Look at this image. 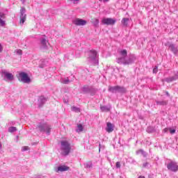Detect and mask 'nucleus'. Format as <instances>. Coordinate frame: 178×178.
I'll return each mask as SVG.
<instances>
[{
    "mask_svg": "<svg viewBox=\"0 0 178 178\" xmlns=\"http://www.w3.org/2000/svg\"><path fill=\"white\" fill-rule=\"evenodd\" d=\"M61 151L63 152L62 154L64 156H67L70 154V151H72V146H70V143L67 140H62L61 141Z\"/></svg>",
    "mask_w": 178,
    "mask_h": 178,
    "instance_id": "f03ea898",
    "label": "nucleus"
},
{
    "mask_svg": "<svg viewBox=\"0 0 178 178\" xmlns=\"http://www.w3.org/2000/svg\"><path fill=\"white\" fill-rule=\"evenodd\" d=\"M163 131L164 133H168V131H169V128H165Z\"/></svg>",
    "mask_w": 178,
    "mask_h": 178,
    "instance_id": "e433bc0d",
    "label": "nucleus"
},
{
    "mask_svg": "<svg viewBox=\"0 0 178 178\" xmlns=\"http://www.w3.org/2000/svg\"><path fill=\"white\" fill-rule=\"evenodd\" d=\"M3 74H4V77H6L7 80H10L12 81V80L15 79L12 73H9L8 72H3Z\"/></svg>",
    "mask_w": 178,
    "mask_h": 178,
    "instance_id": "f8f14e48",
    "label": "nucleus"
},
{
    "mask_svg": "<svg viewBox=\"0 0 178 178\" xmlns=\"http://www.w3.org/2000/svg\"><path fill=\"white\" fill-rule=\"evenodd\" d=\"M85 168H86L87 169H90L91 168H92V162H88L85 165Z\"/></svg>",
    "mask_w": 178,
    "mask_h": 178,
    "instance_id": "393cba45",
    "label": "nucleus"
},
{
    "mask_svg": "<svg viewBox=\"0 0 178 178\" xmlns=\"http://www.w3.org/2000/svg\"><path fill=\"white\" fill-rule=\"evenodd\" d=\"M0 52H2V46L0 44Z\"/></svg>",
    "mask_w": 178,
    "mask_h": 178,
    "instance_id": "79ce46f5",
    "label": "nucleus"
},
{
    "mask_svg": "<svg viewBox=\"0 0 178 178\" xmlns=\"http://www.w3.org/2000/svg\"><path fill=\"white\" fill-rule=\"evenodd\" d=\"M169 131L170 134H175V133H176V129H172V128H169Z\"/></svg>",
    "mask_w": 178,
    "mask_h": 178,
    "instance_id": "c85d7f7f",
    "label": "nucleus"
},
{
    "mask_svg": "<svg viewBox=\"0 0 178 178\" xmlns=\"http://www.w3.org/2000/svg\"><path fill=\"white\" fill-rule=\"evenodd\" d=\"M90 59L94 60L97 58V51L95 50H90V55L89 56Z\"/></svg>",
    "mask_w": 178,
    "mask_h": 178,
    "instance_id": "dca6fc26",
    "label": "nucleus"
},
{
    "mask_svg": "<svg viewBox=\"0 0 178 178\" xmlns=\"http://www.w3.org/2000/svg\"><path fill=\"white\" fill-rule=\"evenodd\" d=\"M77 129H78L76 130V131H83L84 128L83 127V125L81 124H79L77 125Z\"/></svg>",
    "mask_w": 178,
    "mask_h": 178,
    "instance_id": "a878e982",
    "label": "nucleus"
},
{
    "mask_svg": "<svg viewBox=\"0 0 178 178\" xmlns=\"http://www.w3.org/2000/svg\"><path fill=\"white\" fill-rule=\"evenodd\" d=\"M26 12V8H22L20 10V20H19V24H24V22H26V19L27 18V15L24 14Z\"/></svg>",
    "mask_w": 178,
    "mask_h": 178,
    "instance_id": "6e6552de",
    "label": "nucleus"
},
{
    "mask_svg": "<svg viewBox=\"0 0 178 178\" xmlns=\"http://www.w3.org/2000/svg\"><path fill=\"white\" fill-rule=\"evenodd\" d=\"M167 169L170 170V172H177L178 170V165L176 161H171L167 164Z\"/></svg>",
    "mask_w": 178,
    "mask_h": 178,
    "instance_id": "20e7f679",
    "label": "nucleus"
},
{
    "mask_svg": "<svg viewBox=\"0 0 178 178\" xmlns=\"http://www.w3.org/2000/svg\"><path fill=\"white\" fill-rule=\"evenodd\" d=\"M0 19H5V14L3 13H0Z\"/></svg>",
    "mask_w": 178,
    "mask_h": 178,
    "instance_id": "7c9ffc66",
    "label": "nucleus"
},
{
    "mask_svg": "<svg viewBox=\"0 0 178 178\" xmlns=\"http://www.w3.org/2000/svg\"><path fill=\"white\" fill-rule=\"evenodd\" d=\"M130 21V19L129 18H122V24H123V26H124L125 27H127L128 23Z\"/></svg>",
    "mask_w": 178,
    "mask_h": 178,
    "instance_id": "6ab92c4d",
    "label": "nucleus"
},
{
    "mask_svg": "<svg viewBox=\"0 0 178 178\" xmlns=\"http://www.w3.org/2000/svg\"><path fill=\"white\" fill-rule=\"evenodd\" d=\"M16 52H17V54H18V55H22V50H20V49H17L16 50Z\"/></svg>",
    "mask_w": 178,
    "mask_h": 178,
    "instance_id": "72a5a7b5",
    "label": "nucleus"
},
{
    "mask_svg": "<svg viewBox=\"0 0 178 178\" xmlns=\"http://www.w3.org/2000/svg\"><path fill=\"white\" fill-rule=\"evenodd\" d=\"M116 23V20L113 18H103L102 20V24H106L107 26L113 25Z\"/></svg>",
    "mask_w": 178,
    "mask_h": 178,
    "instance_id": "0eeeda50",
    "label": "nucleus"
},
{
    "mask_svg": "<svg viewBox=\"0 0 178 178\" xmlns=\"http://www.w3.org/2000/svg\"><path fill=\"white\" fill-rule=\"evenodd\" d=\"M72 24L75 26H86L87 21L80 18H75L72 20Z\"/></svg>",
    "mask_w": 178,
    "mask_h": 178,
    "instance_id": "423d86ee",
    "label": "nucleus"
},
{
    "mask_svg": "<svg viewBox=\"0 0 178 178\" xmlns=\"http://www.w3.org/2000/svg\"><path fill=\"white\" fill-rule=\"evenodd\" d=\"M29 149V146H24L22 147V151H28Z\"/></svg>",
    "mask_w": 178,
    "mask_h": 178,
    "instance_id": "473e14b6",
    "label": "nucleus"
},
{
    "mask_svg": "<svg viewBox=\"0 0 178 178\" xmlns=\"http://www.w3.org/2000/svg\"><path fill=\"white\" fill-rule=\"evenodd\" d=\"M139 154H142L145 158L147 156V152H145L142 149H140L138 151H136V154L138 155Z\"/></svg>",
    "mask_w": 178,
    "mask_h": 178,
    "instance_id": "4be33fe9",
    "label": "nucleus"
},
{
    "mask_svg": "<svg viewBox=\"0 0 178 178\" xmlns=\"http://www.w3.org/2000/svg\"><path fill=\"white\" fill-rule=\"evenodd\" d=\"M0 26L3 27L5 26V21L0 18Z\"/></svg>",
    "mask_w": 178,
    "mask_h": 178,
    "instance_id": "cd10ccee",
    "label": "nucleus"
},
{
    "mask_svg": "<svg viewBox=\"0 0 178 178\" xmlns=\"http://www.w3.org/2000/svg\"><path fill=\"white\" fill-rule=\"evenodd\" d=\"M41 44H42V45H45V39H42L41 40Z\"/></svg>",
    "mask_w": 178,
    "mask_h": 178,
    "instance_id": "c9c22d12",
    "label": "nucleus"
},
{
    "mask_svg": "<svg viewBox=\"0 0 178 178\" xmlns=\"http://www.w3.org/2000/svg\"><path fill=\"white\" fill-rule=\"evenodd\" d=\"M92 23L94 27H99V19L95 18L92 19Z\"/></svg>",
    "mask_w": 178,
    "mask_h": 178,
    "instance_id": "f3484780",
    "label": "nucleus"
},
{
    "mask_svg": "<svg viewBox=\"0 0 178 178\" xmlns=\"http://www.w3.org/2000/svg\"><path fill=\"white\" fill-rule=\"evenodd\" d=\"M100 109L102 112H109L111 111V108L106 106H102L100 107Z\"/></svg>",
    "mask_w": 178,
    "mask_h": 178,
    "instance_id": "412c9836",
    "label": "nucleus"
},
{
    "mask_svg": "<svg viewBox=\"0 0 178 178\" xmlns=\"http://www.w3.org/2000/svg\"><path fill=\"white\" fill-rule=\"evenodd\" d=\"M61 83H63V84H69L70 81L69 80V78H64L62 79Z\"/></svg>",
    "mask_w": 178,
    "mask_h": 178,
    "instance_id": "5701e85b",
    "label": "nucleus"
},
{
    "mask_svg": "<svg viewBox=\"0 0 178 178\" xmlns=\"http://www.w3.org/2000/svg\"><path fill=\"white\" fill-rule=\"evenodd\" d=\"M82 91L83 92H90V94H95V92H97V89L92 87L85 86L82 88Z\"/></svg>",
    "mask_w": 178,
    "mask_h": 178,
    "instance_id": "1a4fd4ad",
    "label": "nucleus"
},
{
    "mask_svg": "<svg viewBox=\"0 0 178 178\" xmlns=\"http://www.w3.org/2000/svg\"><path fill=\"white\" fill-rule=\"evenodd\" d=\"M71 2H74V3H77L78 2L80 1V0H70Z\"/></svg>",
    "mask_w": 178,
    "mask_h": 178,
    "instance_id": "f704fd0d",
    "label": "nucleus"
},
{
    "mask_svg": "<svg viewBox=\"0 0 178 178\" xmlns=\"http://www.w3.org/2000/svg\"><path fill=\"white\" fill-rule=\"evenodd\" d=\"M177 77L176 76H170L165 79V81L167 83H172V81H175V80H177Z\"/></svg>",
    "mask_w": 178,
    "mask_h": 178,
    "instance_id": "aec40b11",
    "label": "nucleus"
},
{
    "mask_svg": "<svg viewBox=\"0 0 178 178\" xmlns=\"http://www.w3.org/2000/svg\"><path fill=\"white\" fill-rule=\"evenodd\" d=\"M119 54L121 57L117 58V63L120 65H131L136 60V56L133 54L129 55V58H126L127 56V50L126 49L120 50Z\"/></svg>",
    "mask_w": 178,
    "mask_h": 178,
    "instance_id": "f257e3e1",
    "label": "nucleus"
},
{
    "mask_svg": "<svg viewBox=\"0 0 178 178\" xmlns=\"http://www.w3.org/2000/svg\"><path fill=\"white\" fill-rule=\"evenodd\" d=\"M51 130H52V127H51V125L46 124L45 131H46V134H48V136L51 134Z\"/></svg>",
    "mask_w": 178,
    "mask_h": 178,
    "instance_id": "a211bd4d",
    "label": "nucleus"
},
{
    "mask_svg": "<svg viewBox=\"0 0 178 178\" xmlns=\"http://www.w3.org/2000/svg\"><path fill=\"white\" fill-rule=\"evenodd\" d=\"M1 148H2V145L0 143V149H1Z\"/></svg>",
    "mask_w": 178,
    "mask_h": 178,
    "instance_id": "37998d69",
    "label": "nucleus"
},
{
    "mask_svg": "<svg viewBox=\"0 0 178 178\" xmlns=\"http://www.w3.org/2000/svg\"><path fill=\"white\" fill-rule=\"evenodd\" d=\"M19 80L22 81V83H29L31 81V79L29 78V75L26 72H20L19 74Z\"/></svg>",
    "mask_w": 178,
    "mask_h": 178,
    "instance_id": "39448f33",
    "label": "nucleus"
},
{
    "mask_svg": "<svg viewBox=\"0 0 178 178\" xmlns=\"http://www.w3.org/2000/svg\"><path fill=\"white\" fill-rule=\"evenodd\" d=\"M38 131H45V124L43 123H39L37 127Z\"/></svg>",
    "mask_w": 178,
    "mask_h": 178,
    "instance_id": "4468645a",
    "label": "nucleus"
},
{
    "mask_svg": "<svg viewBox=\"0 0 178 178\" xmlns=\"http://www.w3.org/2000/svg\"><path fill=\"white\" fill-rule=\"evenodd\" d=\"M70 168L67 165H60L57 168V170H56L57 172H66L67 170H69Z\"/></svg>",
    "mask_w": 178,
    "mask_h": 178,
    "instance_id": "9b49d317",
    "label": "nucleus"
},
{
    "mask_svg": "<svg viewBox=\"0 0 178 178\" xmlns=\"http://www.w3.org/2000/svg\"><path fill=\"white\" fill-rule=\"evenodd\" d=\"M72 111L73 112H80V109L78 107H76V106H72Z\"/></svg>",
    "mask_w": 178,
    "mask_h": 178,
    "instance_id": "bb28decb",
    "label": "nucleus"
},
{
    "mask_svg": "<svg viewBox=\"0 0 178 178\" xmlns=\"http://www.w3.org/2000/svg\"><path fill=\"white\" fill-rule=\"evenodd\" d=\"M143 168H147L148 166V163H145L143 165Z\"/></svg>",
    "mask_w": 178,
    "mask_h": 178,
    "instance_id": "4c0bfd02",
    "label": "nucleus"
},
{
    "mask_svg": "<svg viewBox=\"0 0 178 178\" xmlns=\"http://www.w3.org/2000/svg\"><path fill=\"white\" fill-rule=\"evenodd\" d=\"M155 102L156 105H159L161 106H165L168 105V100H161V101L156 100Z\"/></svg>",
    "mask_w": 178,
    "mask_h": 178,
    "instance_id": "ddd939ff",
    "label": "nucleus"
},
{
    "mask_svg": "<svg viewBox=\"0 0 178 178\" xmlns=\"http://www.w3.org/2000/svg\"><path fill=\"white\" fill-rule=\"evenodd\" d=\"M148 178H152V177H151V176H149V177H148Z\"/></svg>",
    "mask_w": 178,
    "mask_h": 178,
    "instance_id": "c03bdc74",
    "label": "nucleus"
},
{
    "mask_svg": "<svg viewBox=\"0 0 178 178\" xmlns=\"http://www.w3.org/2000/svg\"><path fill=\"white\" fill-rule=\"evenodd\" d=\"M120 162L118 161L116 163H115V168H117V169H120Z\"/></svg>",
    "mask_w": 178,
    "mask_h": 178,
    "instance_id": "c756f323",
    "label": "nucleus"
},
{
    "mask_svg": "<svg viewBox=\"0 0 178 178\" xmlns=\"http://www.w3.org/2000/svg\"><path fill=\"white\" fill-rule=\"evenodd\" d=\"M106 126V131H107V133H112L115 129V125L111 122H107Z\"/></svg>",
    "mask_w": 178,
    "mask_h": 178,
    "instance_id": "9d476101",
    "label": "nucleus"
},
{
    "mask_svg": "<svg viewBox=\"0 0 178 178\" xmlns=\"http://www.w3.org/2000/svg\"><path fill=\"white\" fill-rule=\"evenodd\" d=\"M138 178H145V177L143 176V175H140L138 177Z\"/></svg>",
    "mask_w": 178,
    "mask_h": 178,
    "instance_id": "a19ab883",
    "label": "nucleus"
},
{
    "mask_svg": "<svg viewBox=\"0 0 178 178\" xmlns=\"http://www.w3.org/2000/svg\"><path fill=\"white\" fill-rule=\"evenodd\" d=\"M108 91L110 92H120L121 94H126L127 92V90L124 86H109Z\"/></svg>",
    "mask_w": 178,
    "mask_h": 178,
    "instance_id": "7ed1b4c3",
    "label": "nucleus"
},
{
    "mask_svg": "<svg viewBox=\"0 0 178 178\" xmlns=\"http://www.w3.org/2000/svg\"><path fill=\"white\" fill-rule=\"evenodd\" d=\"M169 48L170 49V51H172V52H173V54H177L178 52V49L177 47H176V46L173 44H170Z\"/></svg>",
    "mask_w": 178,
    "mask_h": 178,
    "instance_id": "2eb2a0df",
    "label": "nucleus"
},
{
    "mask_svg": "<svg viewBox=\"0 0 178 178\" xmlns=\"http://www.w3.org/2000/svg\"><path fill=\"white\" fill-rule=\"evenodd\" d=\"M8 131L10 133H14V131H17V128L15 127H10L8 129Z\"/></svg>",
    "mask_w": 178,
    "mask_h": 178,
    "instance_id": "b1692460",
    "label": "nucleus"
},
{
    "mask_svg": "<svg viewBox=\"0 0 178 178\" xmlns=\"http://www.w3.org/2000/svg\"><path fill=\"white\" fill-rule=\"evenodd\" d=\"M165 94H166V95H167L168 97H170V94H169L168 92H165Z\"/></svg>",
    "mask_w": 178,
    "mask_h": 178,
    "instance_id": "ea45409f",
    "label": "nucleus"
},
{
    "mask_svg": "<svg viewBox=\"0 0 178 178\" xmlns=\"http://www.w3.org/2000/svg\"><path fill=\"white\" fill-rule=\"evenodd\" d=\"M153 73H158V67L156 66L154 69H153Z\"/></svg>",
    "mask_w": 178,
    "mask_h": 178,
    "instance_id": "2f4dec72",
    "label": "nucleus"
},
{
    "mask_svg": "<svg viewBox=\"0 0 178 178\" xmlns=\"http://www.w3.org/2000/svg\"><path fill=\"white\" fill-rule=\"evenodd\" d=\"M100 2L103 1V2H109V0H99Z\"/></svg>",
    "mask_w": 178,
    "mask_h": 178,
    "instance_id": "58836bf2",
    "label": "nucleus"
}]
</instances>
